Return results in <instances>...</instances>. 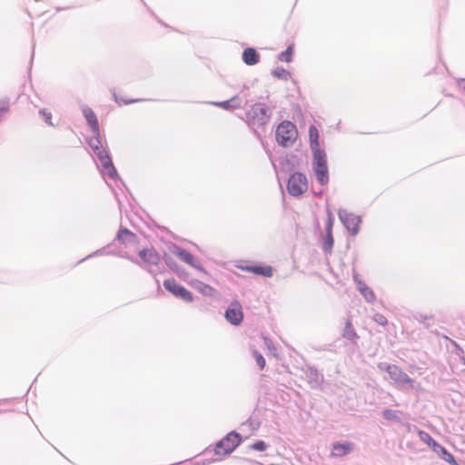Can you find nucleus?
Here are the masks:
<instances>
[{
	"instance_id": "obj_24",
	"label": "nucleus",
	"mask_w": 465,
	"mask_h": 465,
	"mask_svg": "<svg viewBox=\"0 0 465 465\" xmlns=\"http://www.w3.org/2000/svg\"><path fill=\"white\" fill-rule=\"evenodd\" d=\"M293 46L289 45L285 51L282 52L278 55V59L282 62L290 63L292 60Z\"/></svg>"
},
{
	"instance_id": "obj_25",
	"label": "nucleus",
	"mask_w": 465,
	"mask_h": 465,
	"mask_svg": "<svg viewBox=\"0 0 465 465\" xmlns=\"http://www.w3.org/2000/svg\"><path fill=\"white\" fill-rule=\"evenodd\" d=\"M334 240L332 236V232L326 231V236L323 242V250L326 252H329L331 251L333 247Z\"/></svg>"
},
{
	"instance_id": "obj_8",
	"label": "nucleus",
	"mask_w": 465,
	"mask_h": 465,
	"mask_svg": "<svg viewBox=\"0 0 465 465\" xmlns=\"http://www.w3.org/2000/svg\"><path fill=\"white\" fill-rule=\"evenodd\" d=\"M128 259L141 268L146 270L150 274L156 275L158 272H160L159 269L152 268V266H157L161 261L160 254L153 248L149 250L144 264L138 259L130 257H128Z\"/></svg>"
},
{
	"instance_id": "obj_23",
	"label": "nucleus",
	"mask_w": 465,
	"mask_h": 465,
	"mask_svg": "<svg viewBox=\"0 0 465 465\" xmlns=\"http://www.w3.org/2000/svg\"><path fill=\"white\" fill-rule=\"evenodd\" d=\"M272 74L281 80L288 81L291 77V73L282 67H277L272 70Z\"/></svg>"
},
{
	"instance_id": "obj_38",
	"label": "nucleus",
	"mask_w": 465,
	"mask_h": 465,
	"mask_svg": "<svg viewBox=\"0 0 465 465\" xmlns=\"http://www.w3.org/2000/svg\"><path fill=\"white\" fill-rule=\"evenodd\" d=\"M373 320L381 326H385L388 323V321L384 315L381 313H376L373 316Z\"/></svg>"
},
{
	"instance_id": "obj_14",
	"label": "nucleus",
	"mask_w": 465,
	"mask_h": 465,
	"mask_svg": "<svg viewBox=\"0 0 465 465\" xmlns=\"http://www.w3.org/2000/svg\"><path fill=\"white\" fill-rule=\"evenodd\" d=\"M83 115L92 132L99 131V123L94 112L86 104L81 105Z\"/></svg>"
},
{
	"instance_id": "obj_15",
	"label": "nucleus",
	"mask_w": 465,
	"mask_h": 465,
	"mask_svg": "<svg viewBox=\"0 0 465 465\" xmlns=\"http://www.w3.org/2000/svg\"><path fill=\"white\" fill-rule=\"evenodd\" d=\"M304 374L312 388L319 387L323 381V375L314 367L308 366L304 370Z\"/></svg>"
},
{
	"instance_id": "obj_17",
	"label": "nucleus",
	"mask_w": 465,
	"mask_h": 465,
	"mask_svg": "<svg viewBox=\"0 0 465 465\" xmlns=\"http://www.w3.org/2000/svg\"><path fill=\"white\" fill-rule=\"evenodd\" d=\"M241 269L245 272H252L257 275H262L264 277H272V268L269 265H246L242 266Z\"/></svg>"
},
{
	"instance_id": "obj_41",
	"label": "nucleus",
	"mask_w": 465,
	"mask_h": 465,
	"mask_svg": "<svg viewBox=\"0 0 465 465\" xmlns=\"http://www.w3.org/2000/svg\"><path fill=\"white\" fill-rule=\"evenodd\" d=\"M150 249H143L139 251L138 255L141 258V262L144 264Z\"/></svg>"
},
{
	"instance_id": "obj_3",
	"label": "nucleus",
	"mask_w": 465,
	"mask_h": 465,
	"mask_svg": "<svg viewBox=\"0 0 465 465\" xmlns=\"http://www.w3.org/2000/svg\"><path fill=\"white\" fill-rule=\"evenodd\" d=\"M276 141L282 147L292 146L297 138L296 126L291 121H282L275 132Z\"/></svg>"
},
{
	"instance_id": "obj_2",
	"label": "nucleus",
	"mask_w": 465,
	"mask_h": 465,
	"mask_svg": "<svg viewBox=\"0 0 465 465\" xmlns=\"http://www.w3.org/2000/svg\"><path fill=\"white\" fill-rule=\"evenodd\" d=\"M312 169L317 182L321 185H326L329 183V171L327 165V154L324 150H315L312 152Z\"/></svg>"
},
{
	"instance_id": "obj_6",
	"label": "nucleus",
	"mask_w": 465,
	"mask_h": 465,
	"mask_svg": "<svg viewBox=\"0 0 465 465\" xmlns=\"http://www.w3.org/2000/svg\"><path fill=\"white\" fill-rule=\"evenodd\" d=\"M307 189L308 180L303 173L296 172L290 176L287 183V191L292 196L298 197L305 193Z\"/></svg>"
},
{
	"instance_id": "obj_26",
	"label": "nucleus",
	"mask_w": 465,
	"mask_h": 465,
	"mask_svg": "<svg viewBox=\"0 0 465 465\" xmlns=\"http://www.w3.org/2000/svg\"><path fill=\"white\" fill-rule=\"evenodd\" d=\"M360 293L368 303H373L376 301V295L370 287L363 288Z\"/></svg>"
},
{
	"instance_id": "obj_9",
	"label": "nucleus",
	"mask_w": 465,
	"mask_h": 465,
	"mask_svg": "<svg viewBox=\"0 0 465 465\" xmlns=\"http://www.w3.org/2000/svg\"><path fill=\"white\" fill-rule=\"evenodd\" d=\"M170 251L173 254L176 255L181 261L192 266L193 268L198 270L199 272L206 274V271L201 265L200 262L189 252L186 250L173 244Z\"/></svg>"
},
{
	"instance_id": "obj_27",
	"label": "nucleus",
	"mask_w": 465,
	"mask_h": 465,
	"mask_svg": "<svg viewBox=\"0 0 465 465\" xmlns=\"http://www.w3.org/2000/svg\"><path fill=\"white\" fill-rule=\"evenodd\" d=\"M382 417L387 420H399V411L391 409H385L382 411Z\"/></svg>"
},
{
	"instance_id": "obj_16",
	"label": "nucleus",
	"mask_w": 465,
	"mask_h": 465,
	"mask_svg": "<svg viewBox=\"0 0 465 465\" xmlns=\"http://www.w3.org/2000/svg\"><path fill=\"white\" fill-rule=\"evenodd\" d=\"M210 104L214 105L216 107L223 108L224 110L230 111L242 107V102L239 95H234L229 100L223 102H209Z\"/></svg>"
},
{
	"instance_id": "obj_42",
	"label": "nucleus",
	"mask_w": 465,
	"mask_h": 465,
	"mask_svg": "<svg viewBox=\"0 0 465 465\" xmlns=\"http://www.w3.org/2000/svg\"><path fill=\"white\" fill-rule=\"evenodd\" d=\"M104 249L97 250V251L94 252L93 253L87 255L85 258L82 259L81 262H83V261H84L86 259H89L91 257L102 255V254H104Z\"/></svg>"
},
{
	"instance_id": "obj_31",
	"label": "nucleus",
	"mask_w": 465,
	"mask_h": 465,
	"mask_svg": "<svg viewBox=\"0 0 465 465\" xmlns=\"http://www.w3.org/2000/svg\"><path fill=\"white\" fill-rule=\"evenodd\" d=\"M39 114L43 116L45 122L48 125L54 126V124L52 122V114H51V112H49V111H47L45 109H40L39 110Z\"/></svg>"
},
{
	"instance_id": "obj_34",
	"label": "nucleus",
	"mask_w": 465,
	"mask_h": 465,
	"mask_svg": "<svg viewBox=\"0 0 465 465\" xmlns=\"http://www.w3.org/2000/svg\"><path fill=\"white\" fill-rule=\"evenodd\" d=\"M267 447V444L263 440H258L250 446L251 449L257 451H264Z\"/></svg>"
},
{
	"instance_id": "obj_22",
	"label": "nucleus",
	"mask_w": 465,
	"mask_h": 465,
	"mask_svg": "<svg viewBox=\"0 0 465 465\" xmlns=\"http://www.w3.org/2000/svg\"><path fill=\"white\" fill-rule=\"evenodd\" d=\"M93 134H94V135L87 140V143H88L89 146L91 147L92 151L96 152L100 148L104 147V145L102 144V141H101L100 130L97 133L93 132Z\"/></svg>"
},
{
	"instance_id": "obj_40",
	"label": "nucleus",
	"mask_w": 465,
	"mask_h": 465,
	"mask_svg": "<svg viewBox=\"0 0 465 465\" xmlns=\"http://www.w3.org/2000/svg\"><path fill=\"white\" fill-rule=\"evenodd\" d=\"M432 450L437 453L439 456L446 450L443 446L439 444L436 440L431 445Z\"/></svg>"
},
{
	"instance_id": "obj_46",
	"label": "nucleus",
	"mask_w": 465,
	"mask_h": 465,
	"mask_svg": "<svg viewBox=\"0 0 465 465\" xmlns=\"http://www.w3.org/2000/svg\"><path fill=\"white\" fill-rule=\"evenodd\" d=\"M353 281L356 284L359 282V281H361L360 275L356 272H353Z\"/></svg>"
},
{
	"instance_id": "obj_18",
	"label": "nucleus",
	"mask_w": 465,
	"mask_h": 465,
	"mask_svg": "<svg viewBox=\"0 0 465 465\" xmlns=\"http://www.w3.org/2000/svg\"><path fill=\"white\" fill-rule=\"evenodd\" d=\"M242 58L243 63L247 65H254L260 62V54L252 47L245 48L242 52Z\"/></svg>"
},
{
	"instance_id": "obj_21",
	"label": "nucleus",
	"mask_w": 465,
	"mask_h": 465,
	"mask_svg": "<svg viewBox=\"0 0 465 465\" xmlns=\"http://www.w3.org/2000/svg\"><path fill=\"white\" fill-rule=\"evenodd\" d=\"M194 288L201 292L204 296L212 297L213 296L215 290L210 286L209 284H206L203 282L197 281L194 283Z\"/></svg>"
},
{
	"instance_id": "obj_7",
	"label": "nucleus",
	"mask_w": 465,
	"mask_h": 465,
	"mask_svg": "<svg viewBox=\"0 0 465 465\" xmlns=\"http://www.w3.org/2000/svg\"><path fill=\"white\" fill-rule=\"evenodd\" d=\"M338 216L341 223L352 236H355L359 233V226L360 223H361V216L356 215L352 213H349L347 210L342 208L339 209Z\"/></svg>"
},
{
	"instance_id": "obj_29",
	"label": "nucleus",
	"mask_w": 465,
	"mask_h": 465,
	"mask_svg": "<svg viewBox=\"0 0 465 465\" xmlns=\"http://www.w3.org/2000/svg\"><path fill=\"white\" fill-rule=\"evenodd\" d=\"M418 435H419L420 440L421 441H423L424 443L428 444L430 447H431L433 442H435V440L432 439V437L428 432H426L424 430H419Z\"/></svg>"
},
{
	"instance_id": "obj_44",
	"label": "nucleus",
	"mask_w": 465,
	"mask_h": 465,
	"mask_svg": "<svg viewBox=\"0 0 465 465\" xmlns=\"http://www.w3.org/2000/svg\"><path fill=\"white\" fill-rule=\"evenodd\" d=\"M368 286L365 284V282L363 281H359V282L357 283V289L359 292H361L363 290V288H367Z\"/></svg>"
},
{
	"instance_id": "obj_4",
	"label": "nucleus",
	"mask_w": 465,
	"mask_h": 465,
	"mask_svg": "<svg viewBox=\"0 0 465 465\" xmlns=\"http://www.w3.org/2000/svg\"><path fill=\"white\" fill-rule=\"evenodd\" d=\"M241 442L242 436L236 431H231L216 443L214 452L217 455L230 454Z\"/></svg>"
},
{
	"instance_id": "obj_10",
	"label": "nucleus",
	"mask_w": 465,
	"mask_h": 465,
	"mask_svg": "<svg viewBox=\"0 0 465 465\" xmlns=\"http://www.w3.org/2000/svg\"><path fill=\"white\" fill-rule=\"evenodd\" d=\"M163 287L175 297L180 298L186 302L193 301V293L183 286L178 284L173 279L165 280L163 282Z\"/></svg>"
},
{
	"instance_id": "obj_39",
	"label": "nucleus",
	"mask_w": 465,
	"mask_h": 465,
	"mask_svg": "<svg viewBox=\"0 0 465 465\" xmlns=\"http://www.w3.org/2000/svg\"><path fill=\"white\" fill-rule=\"evenodd\" d=\"M114 99L116 103L119 102V100L123 101L125 104H134V103H138V102H142L143 101V99H123V98H118L117 95L115 94H114Z\"/></svg>"
},
{
	"instance_id": "obj_33",
	"label": "nucleus",
	"mask_w": 465,
	"mask_h": 465,
	"mask_svg": "<svg viewBox=\"0 0 465 465\" xmlns=\"http://www.w3.org/2000/svg\"><path fill=\"white\" fill-rule=\"evenodd\" d=\"M395 366V364H390L388 362H380L378 363L377 367L380 371H386L389 375L390 373H391V371L393 369V367Z\"/></svg>"
},
{
	"instance_id": "obj_20",
	"label": "nucleus",
	"mask_w": 465,
	"mask_h": 465,
	"mask_svg": "<svg viewBox=\"0 0 465 465\" xmlns=\"http://www.w3.org/2000/svg\"><path fill=\"white\" fill-rule=\"evenodd\" d=\"M342 337L353 342H355V341L359 338L350 321H347L345 323V327L342 331Z\"/></svg>"
},
{
	"instance_id": "obj_43",
	"label": "nucleus",
	"mask_w": 465,
	"mask_h": 465,
	"mask_svg": "<svg viewBox=\"0 0 465 465\" xmlns=\"http://www.w3.org/2000/svg\"><path fill=\"white\" fill-rule=\"evenodd\" d=\"M264 342H265L266 346L268 347V349L270 351H275L276 350L275 347L272 344V341L269 339L264 338Z\"/></svg>"
},
{
	"instance_id": "obj_28",
	"label": "nucleus",
	"mask_w": 465,
	"mask_h": 465,
	"mask_svg": "<svg viewBox=\"0 0 465 465\" xmlns=\"http://www.w3.org/2000/svg\"><path fill=\"white\" fill-rule=\"evenodd\" d=\"M134 238V234L130 232L128 229H121L119 230L118 233H117V240L123 243H125L126 240L125 238Z\"/></svg>"
},
{
	"instance_id": "obj_13",
	"label": "nucleus",
	"mask_w": 465,
	"mask_h": 465,
	"mask_svg": "<svg viewBox=\"0 0 465 465\" xmlns=\"http://www.w3.org/2000/svg\"><path fill=\"white\" fill-rule=\"evenodd\" d=\"M354 449V444L350 441L334 442L332 444V451L331 456L333 458H341L350 454Z\"/></svg>"
},
{
	"instance_id": "obj_37",
	"label": "nucleus",
	"mask_w": 465,
	"mask_h": 465,
	"mask_svg": "<svg viewBox=\"0 0 465 465\" xmlns=\"http://www.w3.org/2000/svg\"><path fill=\"white\" fill-rule=\"evenodd\" d=\"M163 260H164V262L166 263V265L172 269V270H175V268L177 267V264L176 262H174V260L168 254H164L163 256Z\"/></svg>"
},
{
	"instance_id": "obj_30",
	"label": "nucleus",
	"mask_w": 465,
	"mask_h": 465,
	"mask_svg": "<svg viewBox=\"0 0 465 465\" xmlns=\"http://www.w3.org/2000/svg\"><path fill=\"white\" fill-rule=\"evenodd\" d=\"M440 457L444 460L446 462L450 463V465H459L457 461L455 460L452 454H450L447 450H445Z\"/></svg>"
},
{
	"instance_id": "obj_19",
	"label": "nucleus",
	"mask_w": 465,
	"mask_h": 465,
	"mask_svg": "<svg viewBox=\"0 0 465 465\" xmlns=\"http://www.w3.org/2000/svg\"><path fill=\"white\" fill-rule=\"evenodd\" d=\"M309 137L312 152H315V150H322L319 143V133L314 125H311L309 128Z\"/></svg>"
},
{
	"instance_id": "obj_12",
	"label": "nucleus",
	"mask_w": 465,
	"mask_h": 465,
	"mask_svg": "<svg viewBox=\"0 0 465 465\" xmlns=\"http://www.w3.org/2000/svg\"><path fill=\"white\" fill-rule=\"evenodd\" d=\"M224 317L232 325H240L243 320V312L241 303L238 301L232 302L225 311Z\"/></svg>"
},
{
	"instance_id": "obj_35",
	"label": "nucleus",
	"mask_w": 465,
	"mask_h": 465,
	"mask_svg": "<svg viewBox=\"0 0 465 465\" xmlns=\"http://www.w3.org/2000/svg\"><path fill=\"white\" fill-rule=\"evenodd\" d=\"M333 223H334L333 214L331 213V211L328 210L327 211V223H326L325 231L332 232Z\"/></svg>"
},
{
	"instance_id": "obj_36",
	"label": "nucleus",
	"mask_w": 465,
	"mask_h": 465,
	"mask_svg": "<svg viewBox=\"0 0 465 465\" xmlns=\"http://www.w3.org/2000/svg\"><path fill=\"white\" fill-rule=\"evenodd\" d=\"M8 110H9L8 102L1 101V104H0V122H2V120L4 119L5 114L8 112Z\"/></svg>"
},
{
	"instance_id": "obj_5",
	"label": "nucleus",
	"mask_w": 465,
	"mask_h": 465,
	"mask_svg": "<svg viewBox=\"0 0 465 465\" xmlns=\"http://www.w3.org/2000/svg\"><path fill=\"white\" fill-rule=\"evenodd\" d=\"M94 153L99 161L103 174L107 175L112 179L118 178L117 171L112 162L108 149L104 146L96 152H94Z\"/></svg>"
},
{
	"instance_id": "obj_11",
	"label": "nucleus",
	"mask_w": 465,
	"mask_h": 465,
	"mask_svg": "<svg viewBox=\"0 0 465 465\" xmlns=\"http://www.w3.org/2000/svg\"><path fill=\"white\" fill-rule=\"evenodd\" d=\"M389 376L400 389H414L415 381L399 366L395 365Z\"/></svg>"
},
{
	"instance_id": "obj_1",
	"label": "nucleus",
	"mask_w": 465,
	"mask_h": 465,
	"mask_svg": "<svg viewBox=\"0 0 465 465\" xmlns=\"http://www.w3.org/2000/svg\"><path fill=\"white\" fill-rule=\"evenodd\" d=\"M245 117L248 126L259 135L255 127H263L270 122L272 110L263 103H255L246 112Z\"/></svg>"
},
{
	"instance_id": "obj_32",
	"label": "nucleus",
	"mask_w": 465,
	"mask_h": 465,
	"mask_svg": "<svg viewBox=\"0 0 465 465\" xmlns=\"http://www.w3.org/2000/svg\"><path fill=\"white\" fill-rule=\"evenodd\" d=\"M253 357L255 359L256 364L259 366V368L261 370H262L265 367V363H266L263 356L260 352L254 351Z\"/></svg>"
},
{
	"instance_id": "obj_45",
	"label": "nucleus",
	"mask_w": 465,
	"mask_h": 465,
	"mask_svg": "<svg viewBox=\"0 0 465 465\" xmlns=\"http://www.w3.org/2000/svg\"><path fill=\"white\" fill-rule=\"evenodd\" d=\"M458 85L460 88H462L465 90V78H461L458 81Z\"/></svg>"
}]
</instances>
